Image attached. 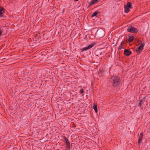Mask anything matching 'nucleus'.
<instances>
[{
	"mask_svg": "<svg viewBox=\"0 0 150 150\" xmlns=\"http://www.w3.org/2000/svg\"><path fill=\"white\" fill-rule=\"evenodd\" d=\"M121 81L120 78L116 76H111L110 79V82L111 85L114 87L118 86Z\"/></svg>",
	"mask_w": 150,
	"mask_h": 150,
	"instance_id": "f257e3e1",
	"label": "nucleus"
},
{
	"mask_svg": "<svg viewBox=\"0 0 150 150\" xmlns=\"http://www.w3.org/2000/svg\"><path fill=\"white\" fill-rule=\"evenodd\" d=\"M127 31L131 33H136L138 32V29L133 27L132 25H130L127 29Z\"/></svg>",
	"mask_w": 150,
	"mask_h": 150,
	"instance_id": "f03ea898",
	"label": "nucleus"
},
{
	"mask_svg": "<svg viewBox=\"0 0 150 150\" xmlns=\"http://www.w3.org/2000/svg\"><path fill=\"white\" fill-rule=\"evenodd\" d=\"M132 3L130 2H128L127 4L124 5L125 12L127 13H128L130 11L129 9L132 8Z\"/></svg>",
	"mask_w": 150,
	"mask_h": 150,
	"instance_id": "7ed1b4c3",
	"label": "nucleus"
},
{
	"mask_svg": "<svg viewBox=\"0 0 150 150\" xmlns=\"http://www.w3.org/2000/svg\"><path fill=\"white\" fill-rule=\"evenodd\" d=\"M62 138L67 146V148L68 149L70 150V145L69 140L65 136H62Z\"/></svg>",
	"mask_w": 150,
	"mask_h": 150,
	"instance_id": "20e7f679",
	"label": "nucleus"
},
{
	"mask_svg": "<svg viewBox=\"0 0 150 150\" xmlns=\"http://www.w3.org/2000/svg\"><path fill=\"white\" fill-rule=\"evenodd\" d=\"M144 46V43H143L139 46L136 50V52L137 53L139 54L143 49Z\"/></svg>",
	"mask_w": 150,
	"mask_h": 150,
	"instance_id": "39448f33",
	"label": "nucleus"
},
{
	"mask_svg": "<svg viewBox=\"0 0 150 150\" xmlns=\"http://www.w3.org/2000/svg\"><path fill=\"white\" fill-rule=\"evenodd\" d=\"M95 44H92L88 45V46L83 48L81 50L82 52H83L86 50L88 49H90L92 48L95 45Z\"/></svg>",
	"mask_w": 150,
	"mask_h": 150,
	"instance_id": "423d86ee",
	"label": "nucleus"
},
{
	"mask_svg": "<svg viewBox=\"0 0 150 150\" xmlns=\"http://www.w3.org/2000/svg\"><path fill=\"white\" fill-rule=\"evenodd\" d=\"M132 52L127 49H125L124 50V54L126 56H129L132 54Z\"/></svg>",
	"mask_w": 150,
	"mask_h": 150,
	"instance_id": "0eeeda50",
	"label": "nucleus"
},
{
	"mask_svg": "<svg viewBox=\"0 0 150 150\" xmlns=\"http://www.w3.org/2000/svg\"><path fill=\"white\" fill-rule=\"evenodd\" d=\"M5 10L4 7L0 6V17H3V14L5 13Z\"/></svg>",
	"mask_w": 150,
	"mask_h": 150,
	"instance_id": "6e6552de",
	"label": "nucleus"
},
{
	"mask_svg": "<svg viewBox=\"0 0 150 150\" xmlns=\"http://www.w3.org/2000/svg\"><path fill=\"white\" fill-rule=\"evenodd\" d=\"M98 0H92L89 3V6H88V8L90 7L91 6H92L93 4H94L95 3H96Z\"/></svg>",
	"mask_w": 150,
	"mask_h": 150,
	"instance_id": "1a4fd4ad",
	"label": "nucleus"
},
{
	"mask_svg": "<svg viewBox=\"0 0 150 150\" xmlns=\"http://www.w3.org/2000/svg\"><path fill=\"white\" fill-rule=\"evenodd\" d=\"M134 39V37L132 35H130L129 36V39L128 40V41L129 43L132 42Z\"/></svg>",
	"mask_w": 150,
	"mask_h": 150,
	"instance_id": "9d476101",
	"label": "nucleus"
},
{
	"mask_svg": "<svg viewBox=\"0 0 150 150\" xmlns=\"http://www.w3.org/2000/svg\"><path fill=\"white\" fill-rule=\"evenodd\" d=\"M93 108L96 113L98 112V108L97 105L96 104H94L93 105Z\"/></svg>",
	"mask_w": 150,
	"mask_h": 150,
	"instance_id": "9b49d317",
	"label": "nucleus"
},
{
	"mask_svg": "<svg viewBox=\"0 0 150 150\" xmlns=\"http://www.w3.org/2000/svg\"><path fill=\"white\" fill-rule=\"evenodd\" d=\"M99 13L97 11L94 12L91 15V17H93L96 16Z\"/></svg>",
	"mask_w": 150,
	"mask_h": 150,
	"instance_id": "f8f14e48",
	"label": "nucleus"
},
{
	"mask_svg": "<svg viewBox=\"0 0 150 150\" xmlns=\"http://www.w3.org/2000/svg\"><path fill=\"white\" fill-rule=\"evenodd\" d=\"M127 39H126V40L125 41V40H124L121 43L120 45H122L124 44H127Z\"/></svg>",
	"mask_w": 150,
	"mask_h": 150,
	"instance_id": "ddd939ff",
	"label": "nucleus"
},
{
	"mask_svg": "<svg viewBox=\"0 0 150 150\" xmlns=\"http://www.w3.org/2000/svg\"><path fill=\"white\" fill-rule=\"evenodd\" d=\"M84 88H82L81 89H80V92L81 93V94L82 95V96L83 95V93L84 92Z\"/></svg>",
	"mask_w": 150,
	"mask_h": 150,
	"instance_id": "4468645a",
	"label": "nucleus"
},
{
	"mask_svg": "<svg viewBox=\"0 0 150 150\" xmlns=\"http://www.w3.org/2000/svg\"><path fill=\"white\" fill-rule=\"evenodd\" d=\"M144 135V133L143 132H142L140 134V136L139 137V138L142 139Z\"/></svg>",
	"mask_w": 150,
	"mask_h": 150,
	"instance_id": "2eb2a0df",
	"label": "nucleus"
},
{
	"mask_svg": "<svg viewBox=\"0 0 150 150\" xmlns=\"http://www.w3.org/2000/svg\"><path fill=\"white\" fill-rule=\"evenodd\" d=\"M142 139H141L140 138H139L138 141V145H139L140 143L142 142Z\"/></svg>",
	"mask_w": 150,
	"mask_h": 150,
	"instance_id": "dca6fc26",
	"label": "nucleus"
},
{
	"mask_svg": "<svg viewBox=\"0 0 150 150\" xmlns=\"http://www.w3.org/2000/svg\"><path fill=\"white\" fill-rule=\"evenodd\" d=\"M145 100L144 99H141V100H139V102L142 103L143 104H144V103L145 102Z\"/></svg>",
	"mask_w": 150,
	"mask_h": 150,
	"instance_id": "f3484780",
	"label": "nucleus"
},
{
	"mask_svg": "<svg viewBox=\"0 0 150 150\" xmlns=\"http://www.w3.org/2000/svg\"><path fill=\"white\" fill-rule=\"evenodd\" d=\"M122 48V45H120L119 47H118V50H120Z\"/></svg>",
	"mask_w": 150,
	"mask_h": 150,
	"instance_id": "a211bd4d",
	"label": "nucleus"
},
{
	"mask_svg": "<svg viewBox=\"0 0 150 150\" xmlns=\"http://www.w3.org/2000/svg\"><path fill=\"white\" fill-rule=\"evenodd\" d=\"M142 104H143L142 103L139 102V106L141 107V106H142Z\"/></svg>",
	"mask_w": 150,
	"mask_h": 150,
	"instance_id": "6ab92c4d",
	"label": "nucleus"
},
{
	"mask_svg": "<svg viewBox=\"0 0 150 150\" xmlns=\"http://www.w3.org/2000/svg\"><path fill=\"white\" fill-rule=\"evenodd\" d=\"M72 127H76V125L74 123H73Z\"/></svg>",
	"mask_w": 150,
	"mask_h": 150,
	"instance_id": "aec40b11",
	"label": "nucleus"
},
{
	"mask_svg": "<svg viewBox=\"0 0 150 150\" xmlns=\"http://www.w3.org/2000/svg\"><path fill=\"white\" fill-rule=\"evenodd\" d=\"M2 33V30L0 28V37L1 36Z\"/></svg>",
	"mask_w": 150,
	"mask_h": 150,
	"instance_id": "412c9836",
	"label": "nucleus"
},
{
	"mask_svg": "<svg viewBox=\"0 0 150 150\" xmlns=\"http://www.w3.org/2000/svg\"><path fill=\"white\" fill-rule=\"evenodd\" d=\"M142 41L141 40H140V41H139V44H142Z\"/></svg>",
	"mask_w": 150,
	"mask_h": 150,
	"instance_id": "4be33fe9",
	"label": "nucleus"
}]
</instances>
